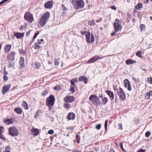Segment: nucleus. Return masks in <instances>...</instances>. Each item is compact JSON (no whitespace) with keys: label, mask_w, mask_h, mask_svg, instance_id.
<instances>
[{"label":"nucleus","mask_w":152,"mask_h":152,"mask_svg":"<svg viewBox=\"0 0 152 152\" xmlns=\"http://www.w3.org/2000/svg\"><path fill=\"white\" fill-rule=\"evenodd\" d=\"M136 55L139 57H141L142 56V51H138L136 53Z\"/></svg>","instance_id":"79ce46f5"},{"label":"nucleus","mask_w":152,"mask_h":152,"mask_svg":"<svg viewBox=\"0 0 152 152\" xmlns=\"http://www.w3.org/2000/svg\"><path fill=\"white\" fill-rule=\"evenodd\" d=\"M102 20V18H99L98 20H97L96 21V22L97 23H99L101 22Z\"/></svg>","instance_id":"4d7b16f0"},{"label":"nucleus","mask_w":152,"mask_h":152,"mask_svg":"<svg viewBox=\"0 0 152 152\" xmlns=\"http://www.w3.org/2000/svg\"><path fill=\"white\" fill-rule=\"evenodd\" d=\"M101 125L100 124H99L96 125V128L97 130H99L101 128Z\"/></svg>","instance_id":"a18cd8bd"},{"label":"nucleus","mask_w":152,"mask_h":152,"mask_svg":"<svg viewBox=\"0 0 152 152\" xmlns=\"http://www.w3.org/2000/svg\"><path fill=\"white\" fill-rule=\"evenodd\" d=\"M145 149H140L139 151H138L137 152H145Z\"/></svg>","instance_id":"680f3d73"},{"label":"nucleus","mask_w":152,"mask_h":152,"mask_svg":"<svg viewBox=\"0 0 152 152\" xmlns=\"http://www.w3.org/2000/svg\"><path fill=\"white\" fill-rule=\"evenodd\" d=\"M86 41L89 43H93L95 41L94 36L92 34H91L90 31H87L86 35Z\"/></svg>","instance_id":"0eeeda50"},{"label":"nucleus","mask_w":152,"mask_h":152,"mask_svg":"<svg viewBox=\"0 0 152 152\" xmlns=\"http://www.w3.org/2000/svg\"><path fill=\"white\" fill-rule=\"evenodd\" d=\"M54 133V131L52 129H50L48 131V134H53Z\"/></svg>","instance_id":"6e6d98bb"},{"label":"nucleus","mask_w":152,"mask_h":152,"mask_svg":"<svg viewBox=\"0 0 152 152\" xmlns=\"http://www.w3.org/2000/svg\"><path fill=\"white\" fill-rule=\"evenodd\" d=\"M105 92L109 96L111 101L114 99V94L112 91L107 90L105 91Z\"/></svg>","instance_id":"2eb2a0df"},{"label":"nucleus","mask_w":152,"mask_h":152,"mask_svg":"<svg viewBox=\"0 0 152 152\" xmlns=\"http://www.w3.org/2000/svg\"><path fill=\"white\" fill-rule=\"evenodd\" d=\"M60 58L55 59V65L56 66H58L59 64Z\"/></svg>","instance_id":"a19ab883"},{"label":"nucleus","mask_w":152,"mask_h":152,"mask_svg":"<svg viewBox=\"0 0 152 152\" xmlns=\"http://www.w3.org/2000/svg\"><path fill=\"white\" fill-rule=\"evenodd\" d=\"M62 6V10L64 11H66L67 10V8L65 7L64 6L63 4L61 5Z\"/></svg>","instance_id":"5fc2aeb1"},{"label":"nucleus","mask_w":152,"mask_h":152,"mask_svg":"<svg viewBox=\"0 0 152 152\" xmlns=\"http://www.w3.org/2000/svg\"><path fill=\"white\" fill-rule=\"evenodd\" d=\"M76 117V115L75 113L72 112H69L68 116L66 117V118L69 121L70 120H74Z\"/></svg>","instance_id":"f8f14e48"},{"label":"nucleus","mask_w":152,"mask_h":152,"mask_svg":"<svg viewBox=\"0 0 152 152\" xmlns=\"http://www.w3.org/2000/svg\"><path fill=\"white\" fill-rule=\"evenodd\" d=\"M151 135L150 132L149 131L145 133V136L147 137H149Z\"/></svg>","instance_id":"37998d69"},{"label":"nucleus","mask_w":152,"mask_h":152,"mask_svg":"<svg viewBox=\"0 0 152 152\" xmlns=\"http://www.w3.org/2000/svg\"><path fill=\"white\" fill-rule=\"evenodd\" d=\"M125 62L127 65H130L135 63L136 61L132 59H129L126 60Z\"/></svg>","instance_id":"b1692460"},{"label":"nucleus","mask_w":152,"mask_h":152,"mask_svg":"<svg viewBox=\"0 0 152 152\" xmlns=\"http://www.w3.org/2000/svg\"><path fill=\"white\" fill-rule=\"evenodd\" d=\"M120 147H121V148L124 151V148H123V143L121 142L120 143Z\"/></svg>","instance_id":"e2e57ef3"},{"label":"nucleus","mask_w":152,"mask_h":152,"mask_svg":"<svg viewBox=\"0 0 152 152\" xmlns=\"http://www.w3.org/2000/svg\"><path fill=\"white\" fill-rule=\"evenodd\" d=\"M89 99L92 104L96 106L100 105L101 102L99 99L95 95L92 94L89 97Z\"/></svg>","instance_id":"7ed1b4c3"},{"label":"nucleus","mask_w":152,"mask_h":152,"mask_svg":"<svg viewBox=\"0 0 152 152\" xmlns=\"http://www.w3.org/2000/svg\"><path fill=\"white\" fill-rule=\"evenodd\" d=\"M39 33H36L34 34V35L33 37V41H34V40L37 37L38 35L39 34Z\"/></svg>","instance_id":"8fccbe9b"},{"label":"nucleus","mask_w":152,"mask_h":152,"mask_svg":"<svg viewBox=\"0 0 152 152\" xmlns=\"http://www.w3.org/2000/svg\"><path fill=\"white\" fill-rule=\"evenodd\" d=\"M11 47L12 45L10 44H9L6 45L4 48V53H6L9 51L11 49Z\"/></svg>","instance_id":"aec40b11"},{"label":"nucleus","mask_w":152,"mask_h":152,"mask_svg":"<svg viewBox=\"0 0 152 152\" xmlns=\"http://www.w3.org/2000/svg\"><path fill=\"white\" fill-rule=\"evenodd\" d=\"M10 134L12 136H17L19 134L18 129L15 126H12L9 128Z\"/></svg>","instance_id":"39448f33"},{"label":"nucleus","mask_w":152,"mask_h":152,"mask_svg":"<svg viewBox=\"0 0 152 152\" xmlns=\"http://www.w3.org/2000/svg\"><path fill=\"white\" fill-rule=\"evenodd\" d=\"M61 89V86L60 85H56L54 88V89L55 91H58L60 90Z\"/></svg>","instance_id":"72a5a7b5"},{"label":"nucleus","mask_w":152,"mask_h":152,"mask_svg":"<svg viewBox=\"0 0 152 152\" xmlns=\"http://www.w3.org/2000/svg\"><path fill=\"white\" fill-rule=\"evenodd\" d=\"M3 79L4 80L6 81L8 80V78L7 76L5 75L3 76Z\"/></svg>","instance_id":"774afa93"},{"label":"nucleus","mask_w":152,"mask_h":152,"mask_svg":"<svg viewBox=\"0 0 152 152\" xmlns=\"http://www.w3.org/2000/svg\"><path fill=\"white\" fill-rule=\"evenodd\" d=\"M22 105L23 106L25 107V110H28V105L26 102L23 101Z\"/></svg>","instance_id":"2f4dec72"},{"label":"nucleus","mask_w":152,"mask_h":152,"mask_svg":"<svg viewBox=\"0 0 152 152\" xmlns=\"http://www.w3.org/2000/svg\"><path fill=\"white\" fill-rule=\"evenodd\" d=\"M76 139L77 140V143H79L80 142V133H78L76 135Z\"/></svg>","instance_id":"cd10ccee"},{"label":"nucleus","mask_w":152,"mask_h":152,"mask_svg":"<svg viewBox=\"0 0 152 152\" xmlns=\"http://www.w3.org/2000/svg\"><path fill=\"white\" fill-rule=\"evenodd\" d=\"M35 66L37 68L39 69V68L41 64L40 63L37 62H36L34 63Z\"/></svg>","instance_id":"c9c22d12"},{"label":"nucleus","mask_w":152,"mask_h":152,"mask_svg":"<svg viewBox=\"0 0 152 152\" xmlns=\"http://www.w3.org/2000/svg\"><path fill=\"white\" fill-rule=\"evenodd\" d=\"M48 94V91H44L42 93V95L43 96L46 95Z\"/></svg>","instance_id":"13d9d810"},{"label":"nucleus","mask_w":152,"mask_h":152,"mask_svg":"<svg viewBox=\"0 0 152 152\" xmlns=\"http://www.w3.org/2000/svg\"><path fill=\"white\" fill-rule=\"evenodd\" d=\"M11 85H8L6 86L5 85L2 87V93L4 94L5 93L8 92L10 88Z\"/></svg>","instance_id":"4468645a"},{"label":"nucleus","mask_w":152,"mask_h":152,"mask_svg":"<svg viewBox=\"0 0 152 152\" xmlns=\"http://www.w3.org/2000/svg\"><path fill=\"white\" fill-rule=\"evenodd\" d=\"M116 93L120 99L123 101L126 99V95L123 89L120 88L119 91H117Z\"/></svg>","instance_id":"6e6552de"},{"label":"nucleus","mask_w":152,"mask_h":152,"mask_svg":"<svg viewBox=\"0 0 152 152\" xmlns=\"http://www.w3.org/2000/svg\"><path fill=\"white\" fill-rule=\"evenodd\" d=\"M108 99L107 97H104L103 98L102 101V104H105L107 102Z\"/></svg>","instance_id":"bb28decb"},{"label":"nucleus","mask_w":152,"mask_h":152,"mask_svg":"<svg viewBox=\"0 0 152 152\" xmlns=\"http://www.w3.org/2000/svg\"><path fill=\"white\" fill-rule=\"evenodd\" d=\"M113 26L115 31L112 32L111 34L112 37L115 35L116 33L121 30L122 28L121 23L120 20L118 19H116L113 23Z\"/></svg>","instance_id":"f257e3e1"},{"label":"nucleus","mask_w":152,"mask_h":152,"mask_svg":"<svg viewBox=\"0 0 152 152\" xmlns=\"http://www.w3.org/2000/svg\"><path fill=\"white\" fill-rule=\"evenodd\" d=\"M24 58L23 57H21L20 59V67L21 68H23L25 67L24 66Z\"/></svg>","instance_id":"6ab92c4d"},{"label":"nucleus","mask_w":152,"mask_h":152,"mask_svg":"<svg viewBox=\"0 0 152 152\" xmlns=\"http://www.w3.org/2000/svg\"><path fill=\"white\" fill-rule=\"evenodd\" d=\"M141 13L140 12H138V17L139 18H141Z\"/></svg>","instance_id":"338daca9"},{"label":"nucleus","mask_w":152,"mask_h":152,"mask_svg":"<svg viewBox=\"0 0 152 152\" xmlns=\"http://www.w3.org/2000/svg\"><path fill=\"white\" fill-rule=\"evenodd\" d=\"M0 138L3 140H5L6 139V138L4 137V136L2 135V134H0Z\"/></svg>","instance_id":"de8ad7c7"},{"label":"nucleus","mask_w":152,"mask_h":152,"mask_svg":"<svg viewBox=\"0 0 152 152\" xmlns=\"http://www.w3.org/2000/svg\"><path fill=\"white\" fill-rule=\"evenodd\" d=\"M64 107L67 110H69L70 108V104L68 103H65L64 104Z\"/></svg>","instance_id":"58836bf2"},{"label":"nucleus","mask_w":152,"mask_h":152,"mask_svg":"<svg viewBox=\"0 0 152 152\" xmlns=\"http://www.w3.org/2000/svg\"><path fill=\"white\" fill-rule=\"evenodd\" d=\"M19 53L20 54H23L26 53V52L22 49L20 50V49H19Z\"/></svg>","instance_id":"3c124183"},{"label":"nucleus","mask_w":152,"mask_h":152,"mask_svg":"<svg viewBox=\"0 0 152 152\" xmlns=\"http://www.w3.org/2000/svg\"><path fill=\"white\" fill-rule=\"evenodd\" d=\"M147 80L149 83L152 84V77H150V78H147Z\"/></svg>","instance_id":"09e8293b"},{"label":"nucleus","mask_w":152,"mask_h":152,"mask_svg":"<svg viewBox=\"0 0 152 152\" xmlns=\"http://www.w3.org/2000/svg\"><path fill=\"white\" fill-rule=\"evenodd\" d=\"M140 29L141 31H142L144 29L146 28L144 24H142L140 26Z\"/></svg>","instance_id":"e433bc0d"},{"label":"nucleus","mask_w":152,"mask_h":152,"mask_svg":"<svg viewBox=\"0 0 152 152\" xmlns=\"http://www.w3.org/2000/svg\"><path fill=\"white\" fill-rule=\"evenodd\" d=\"M15 111L18 114H21L23 111L21 108H17L15 109Z\"/></svg>","instance_id":"c85d7f7f"},{"label":"nucleus","mask_w":152,"mask_h":152,"mask_svg":"<svg viewBox=\"0 0 152 152\" xmlns=\"http://www.w3.org/2000/svg\"><path fill=\"white\" fill-rule=\"evenodd\" d=\"M41 111L39 110L36 113L35 115L34 116V118H36L38 117L39 116H40V114L41 113Z\"/></svg>","instance_id":"4c0bfd02"},{"label":"nucleus","mask_w":152,"mask_h":152,"mask_svg":"<svg viewBox=\"0 0 152 152\" xmlns=\"http://www.w3.org/2000/svg\"><path fill=\"white\" fill-rule=\"evenodd\" d=\"M15 53L14 52H11L7 56V58L10 61H13L15 59Z\"/></svg>","instance_id":"ddd939ff"},{"label":"nucleus","mask_w":152,"mask_h":152,"mask_svg":"<svg viewBox=\"0 0 152 152\" xmlns=\"http://www.w3.org/2000/svg\"><path fill=\"white\" fill-rule=\"evenodd\" d=\"M55 101V96L54 95H50L48 97V108L51 110L53 106Z\"/></svg>","instance_id":"423d86ee"},{"label":"nucleus","mask_w":152,"mask_h":152,"mask_svg":"<svg viewBox=\"0 0 152 152\" xmlns=\"http://www.w3.org/2000/svg\"><path fill=\"white\" fill-rule=\"evenodd\" d=\"M111 8L113 10H116V9H117V8H116V7L115 6H111Z\"/></svg>","instance_id":"0e129e2a"},{"label":"nucleus","mask_w":152,"mask_h":152,"mask_svg":"<svg viewBox=\"0 0 152 152\" xmlns=\"http://www.w3.org/2000/svg\"><path fill=\"white\" fill-rule=\"evenodd\" d=\"M71 84L76 86L75 83H77L78 82L77 77L74 78L70 81Z\"/></svg>","instance_id":"412c9836"},{"label":"nucleus","mask_w":152,"mask_h":152,"mask_svg":"<svg viewBox=\"0 0 152 152\" xmlns=\"http://www.w3.org/2000/svg\"><path fill=\"white\" fill-rule=\"evenodd\" d=\"M113 89L115 91H119V89H118L117 88V86H113Z\"/></svg>","instance_id":"69168bd1"},{"label":"nucleus","mask_w":152,"mask_h":152,"mask_svg":"<svg viewBox=\"0 0 152 152\" xmlns=\"http://www.w3.org/2000/svg\"><path fill=\"white\" fill-rule=\"evenodd\" d=\"M31 132L32 134L35 136L37 135L39 133V130L36 128L31 129Z\"/></svg>","instance_id":"a211bd4d"},{"label":"nucleus","mask_w":152,"mask_h":152,"mask_svg":"<svg viewBox=\"0 0 152 152\" xmlns=\"http://www.w3.org/2000/svg\"><path fill=\"white\" fill-rule=\"evenodd\" d=\"M118 126L119 127V128L121 130H122L123 129V128L122 127V124H118Z\"/></svg>","instance_id":"052dcab7"},{"label":"nucleus","mask_w":152,"mask_h":152,"mask_svg":"<svg viewBox=\"0 0 152 152\" xmlns=\"http://www.w3.org/2000/svg\"><path fill=\"white\" fill-rule=\"evenodd\" d=\"M107 120H106L105 121L104 127L105 129H107Z\"/></svg>","instance_id":"bf43d9fd"},{"label":"nucleus","mask_w":152,"mask_h":152,"mask_svg":"<svg viewBox=\"0 0 152 152\" xmlns=\"http://www.w3.org/2000/svg\"><path fill=\"white\" fill-rule=\"evenodd\" d=\"M124 86L127 88L128 84H129V83H130V82L127 79H126L124 81Z\"/></svg>","instance_id":"ea45409f"},{"label":"nucleus","mask_w":152,"mask_h":152,"mask_svg":"<svg viewBox=\"0 0 152 152\" xmlns=\"http://www.w3.org/2000/svg\"><path fill=\"white\" fill-rule=\"evenodd\" d=\"M5 150H6V151H10V145H8L5 148Z\"/></svg>","instance_id":"603ef678"},{"label":"nucleus","mask_w":152,"mask_h":152,"mask_svg":"<svg viewBox=\"0 0 152 152\" xmlns=\"http://www.w3.org/2000/svg\"><path fill=\"white\" fill-rule=\"evenodd\" d=\"M150 96H152V91H150L148 93H146L145 95V98L147 99H150Z\"/></svg>","instance_id":"393cba45"},{"label":"nucleus","mask_w":152,"mask_h":152,"mask_svg":"<svg viewBox=\"0 0 152 152\" xmlns=\"http://www.w3.org/2000/svg\"><path fill=\"white\" fill-rule=\"evenodd\" d=\"M75 86L72 84L70 86V88L69 89V91H71L72 93H73L75 92V90L74 89V86Z\"/></svg>","instance_id":"c756f323"},{"label":"nucleus","mask_w":152,"mask_h":152,"mask_svg":"<svg viewBox=\"0 0 152 152\" xmlns=\"http://www.w3.org/2000/svg\"><path fill=\"white\" fill-rule=\"evenodd\" d=\"M48 18V12L42 15L38 22V26L39 27L44 26L46 24Z\"/></svg>","instance_id":"f03ea898"},{"label":"nucleus","mask_w":152,"mask_h":152,"mask_svg":"<svg viewBox=\"0 0 152 152\" xmlns=\"http://www.w3.org/2000/svg\"><path fill=\"white\" fill-rule=\"evenodd\" d=\"M53 1H48V8H51L53 7Z\"/></svg>","instance_id":"473e14b6"},{"label":"nucleus","mask_w":152,"mask_h":152,"mask_svg":"<svg viewBox=\"0 0 152 152\" xmlns=\"http://www.w3.org/2000/svg\"><path fill=\"white\" fill-rule=\"evenodd\" d=\"M75 98L73 96H66L64 99V101L67 103H71L74 101Z\"/></svg>","instance_id":"9b49d317"},{"label":"nucleus","mask_w":152,"mask_h":152,"mask_svg":"<svg viewBox=\"0 0 152 152\" xmlns=\"http://www.w3.org/2000/svg\"><path fill=\"white\" fill-rule=\"evenodd\" d=\"M24 18L25 19L29 22L31 23L33 20V18L32 15L28 12H26L24 15Z\"/></svg>","instance_id":"1a4fd4ad"},{"label":"nucleus","mask_w":152,"mask_h":152,"mask_svg":"<svg viewBox=\"0 0 152 152\" xmlns=\"http://www.w3.org/2000/svg\"><path fill=\"white\" fill-rule=\"evenodd\" d=\"M133 80H134L137 83H139L140 81L139 79L138 78H134V77H133Z\"/></svg>","instance_id":"864d4df0"},{"label":"nucleus","mask_w":152,"mask_h":152,"mask_svg":"<svg viewBox=\"0 0 152 152\" xmlns=\"http://www.w3.org/2000/svg\"><path fill=\"white\" fill-rule=\"evenodd\" d=\"M37 41L38 42L35 43L36 45L34 47V48L35 49H39L40 48V46L38 45V44L40 43V42H39V39H38Z\"/></svg>","instance_id":"f704fd0d"},{"label":"nucleus","mask_w":152,"mask_h":152,"mask_svg":"<svg viewBox=\"0 0 152 152\" xmlns=\"http://www.w3.org/2000/svg\"><path fill=\"white\" fill-rule=\"evenodd\" d=\"M4 128L3 127L0 126V134H2L4 132Z\"/></svg>","instance_id":"49530a36"},{"label":"nucleus","mask_w":152,"mask_h":152,"mask_svg":"<svg viewBox=\"0 0 152 152\" xmlns=\"http://www.w3.org/2000/svg\"><path fill=\"white\" fill-rule=\"evenodd\" d=\"M14 36L18 39H21L24 37V33L15 32L14 34Z\"/></svg>","instance_id":"dca6fc26"},{"label":"nucleus","mask_w":152,"mask_h":152,"mask_svg":"<svg viewBox=\"0 0 152 152\" xmlns=\"http://www.w3.org/2000/svg\"><path fill=\"white\" fill-rule=\"evenodd\" d=\"M88 24L90 26L95 25L96 23L94 19L88 21Z\"/></svg>","instance_id":"7c9ffc66"},{"label":"nucleus","mask_w":152,"mask_h":152,"mask_svg":"<svg viewBox=\"0 0 152 152\" xmlns=\"http://www.w3.org/2000/svg\"><path fill=\"white\" fill-rule=\"evenodd\" d=\"M4 122L7 124L13 123L14 121L12 119H6L4 121Z\"/></svg>","instance_id":"4be33fe9"},{"label":"nucleus","mask_w":152,"mask_h":152,"mask_svg":"<svg viewBox=\"0 0 152 152\" xmlns=\"http://www.w3.org/2000/svg\"><path fill=\"white\" fill-rule=\"evenodd\" d=\"M87 29L86 28H84L83 29L80 31V33L82 35H84L87 33Z\"/></svg>","instance_id":"a878e982"},{"label":"nucleus","mask_w":152,"mask_h":152,"mask_svg":"<svg viewBox=\"0 0 152 152\" xmlns=\"http://www.w3.org/2000/svg\"><path fill=\"white\" fill-rule=\"evenodd\" d=\"M127 88L128 89L129 91H130L132 90V87L130 85V83H129V84L127 85Z\"/></svg>","instance_id":"c03bdc74"},{"label":"nucleus","mask_w":152,"mask_h":152,"mask_svg":"<svg viewBox=\"0 0 152 152\" xmlns=\"http://www.w3.org/2000/svg\"><path fill=\"white\" fill-rule=\"evenodd\" d=\"M79 82L83 81L85 84H86L88 82V79L86 77L83 76H80L78 78Z\"/></svg>","instance_id":"f3484780"},{"label":"nucleus","mask_w":152,"mask_h":152,"mask_svg":"<svg viewBox=\"0 0 152 152\" xmlns=\"http://www.w3.org/2000/svg\"><path fill=\"white\" fill-rule=\"evenodd\" d=\"M104 57V56H102L100 57V56L99 55L94 56L88 61L87 63L90 64L93 63L95 62L98 59H102Z\"/></svg>","instance_id":"9d476101"},{"label":"nucleus","mask_w":152,"mask_h":152,"mask_svg":"<svg viewBox=\"0 0 152 152\" xmlns=\"http://www.w3.org/2000/svg\"><path fill=\"white\" fill-rule=\"evenodd\" d=\"M72 4L76 9H81L84 6L85 3L83 0H72Z\"/></svg>","instance_id":"20e7f679"},{"label":"nucleus","mask_w":152,"mask_h":152,"mask_svg":"<svg viewBox=\"0 0 152 152\" xmlns=\"http://www.w3.org/2000/svg\"><path fill=\"white\" fill-rule=\"evenodd\" d=\"M143 7V4L141 3H138L135 6V7L136 10H140Z\"/></svg>","instance_id":"5701e85b"}]
</instances>
